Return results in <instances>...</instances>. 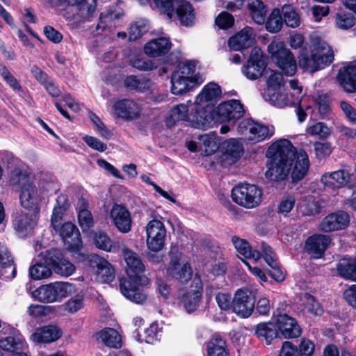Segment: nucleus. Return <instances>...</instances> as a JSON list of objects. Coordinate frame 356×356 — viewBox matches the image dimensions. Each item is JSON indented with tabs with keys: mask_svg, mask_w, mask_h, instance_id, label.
<instances>
[{
	"mask_svg": "<svg viewBox=\"0 0 356 356\" xmlns=\"http://www.w3.org/2000/svg\"><path fill=\"white\" fill-rule=\"evenodd\" d=\"M146 245L152 252L161 250L165 244L166 229L158 219L149 220L145 226Z\"/></svg>",
	"mask_w": 356,
	"mask_h": 356,
	"instance_id": "obj_15",
	"label": "nucleus"
},
{
	"mask_svg": "<svg viewBox=\"0 0 356 356\" xmlns=\"http://www.w3.org/2000/svg\"><path fill=\"white\" fill-rule=\"evenodd\" d=\"M92 241L98 249L106 252H113L115 248L112 240L104 231H95L92 236Z\"/></svg>",
	"mask_w": 356,
	"mask_h": 356,
	"instance_id": "obj_49",
	"label": "nucleus"
},
{
	"mask_svg": "<svg viewBox=\"0 0 356 356\" xmlns=\"http://www.w3.org/2000/svg\"><path fill=\"white\" fill-rule=\"evenodd\" d=\"M203 284L198 277H195L188 287H181L177 290L178 304L188 312L197 309L202 298Z\"/></svg>",
	"mask_w": 356,
	"mask_h": 356,
	"instance_id": "obj_10",
	"label": "nucleus"
},
{
	"mask_svg": "<svg viewBox=\"0 0 356 356\" xmlns=\"http://www.w3.org/2000/svg\"><path fill=\"white\" fill-rule=\"evenodd\" d=\"M62 335L60 329L54 325L37 328L31 335V340L35 343H49L58 340Z\"/></svg>",
	"mask_w": 356,
	"mask_h": 356,
	"instance_id": "obj_30",
	"label": "nucleus"
},
{
	"mask_svg": "<svg viewBox=\"0 0 356 356\" xmlns=\"http://www.w3.org/2000/svg\"><path fill=\"white\" fill-rule=\"evenodd\" d=\"M63 309L70 314H74L83 307V297L81 295H76L60 306Z\"/></svg>",
	"mask_w": 356,
	"mask_h": 356,
	"instance_id": "obj_57",
	"label": "nucleus"
},
{
	"mask_svg": "<svg viewBox=\"0 0 356 356\" xmlns=\"http://www.w3.org/2000/svg\"><path fill=\"white\" fill-rule=\"evenodd\" d=\"M68 5L76 6L83 14L92 13L97 6L96 0H64Z\"/></svg>",
	"mask_w": 356,
	"mask_h": 356,
	"instance_id": "obj_55",
	"label": "nucleus"
},
{
	"mask_svg": "<svg viewBox=\"0 0 356 356\" xmlns=\"http://www.w3.org/2000/svg\"><path fill=\"white\" fill-rule=\"evenodd\" d=\"M38 188L40 195H42L44 193L52 195L58 191L59 185L57 181L51 179H43L40 181Z\"/></svg>",
	"mask_w": 356,
	"mask_h": 356,
	"instance_id": "obj_62",
	"label": "nucleus"
},
{
	"mask_svg": "<svg viewBox=\"0 0 356 356\" xmlns=\"http://www.w3.org/2000/svg\"><path fill=\"white\" fill-rule=\"evenodd\" d=\"M266 101L277 108H284L295 106L298 102L296 95H290L284 87L282 89L275 90L266 95H263Z\"/></svg>",
	"mask_w": 356,
	"mask_h": 356,
	"instance_id": "obj_29",
	"label": "nucleus"
},
{
	"mask_svg": "<svg viewBox=\"0 0 356 356\" xmlns=\"http://www.w3.org/2000/svg\"><path fill=\"white\" fill-rule=\"evenodd\" d=\"M337 81L347 92H356V62L350 63L339 70Z\"/></svg>",
	"mask_w": 356,
	"mask_h": 356,
	"instance_id": "obj_28",
	"label": "nucleus"
},
{
	"mask_svg": "<svg viewBox=\"0 0 356 356\" xmlns=\"http://www.w3.org/2000/svg\"><path fill=\"white\" fill-rule=\"evenodd\" d=\"M350 222L349 215L343 211H339L326 216L319 224V229L330 232L341 230L347 227Z\"/></svg>",
	"mask_w": 356,
	"mask_h": 356,
	"instance_id": "obj_26",
	"label": "nucleus"
},
{
	"mask_svg": "<svg viewBox=\"0 0 356 356\" xmlns=\"http://www.w3.org/2000/svg\"><path fill=\"white\" fill-rule=\"evenodd\" d=\"M170 261L166 268L167 276L177 281L180 284L187 283L192 279L193 270L190 264L182 257L177 248L170 250Z\"/></svg>",
	"mask_w": 356,
	"mask_h": 356,
	"instance_id": "obj_8",
	"label": "nucleus"
},
{
	"mask_svg": "<svg viewBox=\"0 0 356 356\" xmlns=\"http://www.w3.org/2000/svg\"><path fill=\"white\" fill-rule=\"evenodd\" d=\"M266 88L264 95L268 94L275 90L282 89L284 87V78L282 74L277 70L266 69L264 73Z\"/></svg>",
	"mask_w": 356,
	"mask_h": 356,
	"instance_id": "obj_41",
	"label": "nucleus"
},
{
	"mask_svg": "<svg viewBox=\"0 0 356 356\" xmlns=\"http://www.w3.org/2000/svg\"><path fill=\"white\" fill-rule=\"evenodd\" d=\"M124 86L131 90L144 92L151 86V81L146 78L138 79L135 76H129L124 80Z\"/></svg>",
	"mask_w": 356,
	"mask_h": 356,
	"instance_id": "obj_53",
	"label": "nucleus"
},
{
	"mask_svg": "<svg viewBox=\"0 0 356 356\" xmlns=\"http://www.w3.org/2000/svg\"><path fill=\"white\" fill-rule=\"evenodd\" d=\"M255 333L258 337L264 339L270 344L277 336V330L272 323H261L257 325Z\"/></svg>",
	"mask_w": 356,
	"mask_h": 356,
	"instance_id": "obj_48",
	"label": "nucleus"
},
{
	"mask_svg": "<svg viewBox=\"0 0 356 356\" xmlns=\"http://www.w3.org/2000/svg\"><path fill=\"white\" fill-rule=\"evenodd\" d=\"M298 58L300 68L314 73L329 65L334 59V54L325 40L312 35L309 44L300 50Z\"/></svg>",
	"mask_w": 356,
	"mask_h": 356,
	"instance_id": "obj_2",
	"label": "nucleus"
},
{
	"mask_svg": "<svg viewBox=\"0 0 356 356\" xmlns=\"http://www.w3.org/2000/svg\"><path fill=\"white\" fill-rule=\"evenodd\" d=\"M58 234L66 248L74 254H77L78 259L81 261L86 259V254L80 252L82 241L80 232L76 226L71 222H65L53 228Z\"/></svg>",
	"mask_w": 356,
	"mask_h": 356,
	"instance_id": "obj_13",
	"label": "nucleus"
},
{
	"mask_svg": "<svg viewBox=\"0 0 356 356\" xmlns=\"http://www.w3.org/2000/svg\"><path fill=\"white\" fill-rule=\"evenodd\" d=\"M195 103L188 102L187 104H179L174 106L169 113L167 124L170 126L176 122L185 120L191 123V126L197 129H205L209 127L211 116L207 110L197 112L194 109Z\"/></svg>",
	"mask_w": 356,
	"mask_h": 356,
	"instance_id": "obj_5",
	"label": "nucleus"
},
{
	"mask_svg": "<svg viewBox=\"0 0 356 356\" xmlns=\"http://www.w3.org/2000/svg\"><path fill=\"white\" fill-rule=\"evenodd\" d=\"M262 191L257 186L250 184H241L232 191V200L237 204L246 208L253 209L262 202Z\"/></svg>",
	"mask_w": 356,
	"mask_h": 356,
	"instance_id": "obj_11",
	"label": "nucleus"
},
{
	"mask_svg": "<svg viewBox=\"0 0 356 356\" xmlns=\"http://www.w3.org/2000/svg\"><path fill=\"white\" fill-rule=\"evenodd\" d=\"M283 20L279 8L273 9L266 21V29L271 33H278L282 28Z\"/></svg>",
	"mask_w": 356,
	"mask_h": 356,
	"instance_id": "obj_50",
	"label": "nucleus"
},
{
	"mask_svg": "<svg viewBox=\"0 0 356 356\" xmlns=\"http://www.w3.org/2000/svg\"><path fill=\"white\" fill-rule=\"evenodd\" d=\"M45 261L51 265L55 273L63 277L72 275L76 270L75 266L64 257L60 250L57 249L46 252Z\"/></svg>",
	"mask_w": 356,
	"mask_h": 356,
	"instance_id": "obj_20",
	"label": "nucleus"
},
{
	"mask_svg": "<svg viewBox=\"0 0 356 356\" xmlns=\"http://www.w3.org/2000/svg\"><path fill=\"white\" fill-rule=\"evenodd\" d=\"M171 48V42L166 36L152 39L144 46V52L150 57H159L167 54Z\"/></svg>",
	"mask_w": 356,
	"mask_h": 356,
	"instance_id": "obj_34",
	"label": "nucleus"
},
{
	"mask_svg": "<svg viewBox=\"0 0 356 356\" xmlns=\"http://www.w3.org/2000/svg\"><path fill=\"white\" fill-rule=\"evenodd\" d=\"M247 8L252 19L257 24H263L267 13V7L261 0H247Z\"/></svg>",
	"mask_w": 356,
	"mask_h": 356,
	"instance_id": "obj_38",
	"label": "nucleus"
},
{
	"mask_svg": "<svg viewBox=\"0 0 356 356\" xmlns=\"http://www.w3.org/2000/svg\"><path fill=\"white\" fill-rule=\"evenodd\" d=\"M25 343L23 336L18 332H14L10 336L0 340V348L10 354L17 350H21Z\"/></svg>",
	"mask_w": 356,
	"mask_h": 356,
	"instance_id": "obj_37",
	"label": "nucleus"
},
{
	"mask_svg": "<svg viewBox=\"0 0 356 356\" xmlns=\"http://www.w3.org/2000/svg\"><path fill=\"white\" fill-rule=\"evenodd\" d=\"M255 34L254 30L249 27H245L241 31L229 38L228 44L232 50L240 51L248 48L254 42Z\"/></svg>",
	"mask_w": 356,
	"mask_h": 356,
	"instance_id": "obj_31",
	"label": "nucleus"
},
{
	"mask_svg": "<svg viewBox=\"0 0 356 356\" xmlns=\"http://www.w3.org/2000/svg\"><path fill=\"white\" fill-rule=\"evenodd\" d=\"M266 62L261 49L254 47L247 63L242 67L243 75L250 80H256L265 73Z\"/></svg>",
	"mask_w": 356,
	"mask_h": 356,
	"instance_id": "obj_17",
	"label": "nucleus"
},
{
	"mask_svg": "<svg viewBox=\"0 0 356 356\" xmlns=\"http://www.w3.org/2000/svg\"><path fill=\"white\" fill-rule=\"evenodd\" d=\"M272 60L286 76H293L297 70V63L291 51L282 40H273L268 46Z\"/></svg>",
	"mask_w": 356,
	"mask_h": 356,
	"instance_id": "obj_7",
	"label": "nucleus"
},
{
	"mask_svg": "<svg viewBox=\"0 0 356 356\" xmlns=\"http://www.w3.org/2000/svg\"><path fill=\"white\" fill-rule=\"evenodd\" d=\"M39 213L21 211L13 216V227L20 237H24L29 234L38 225Z\"/></svg>",
	"mask_w": 356,
	"mask_h": 356,
	"instance_id": "obj_22",
	"label": "nucleus"
},
{
	"mask_svg": "<svg viewBox=\"0 0 356 356\" xmlns=\"http://www.w3.org/2000/svg\"><path fill=\"white\" fill-rule=\"evenodd\" d=\"M298 350L300 356H312L315 350V344L312 340L302 338Z\"/></svg>",
	"mask_w": 356,
	"mask_h": 356,
	"instance_id": "obj_64",
	"label": "nucleus"
},
{
	"mask_svg": "<svg viewBox=\"0 0 356 356\" xmlns=\"http://www.w3.org/2000/svg\"><path fill=\"white\" fill-rule=\"evenodd\" d=\"M148 29L147 22L145 20L140 19L131 24L129 29V40H136L139 39Z\"/></svg>",
	"mask_w": 356,
	"mask_h": 356,
	"instance_id": "obj_56",
	"label": "nucleus"
},
{
	"mask_svg": "<svg viewBox=\"0 0 356 356\" xmlns=\"http://www.w3.org/2000/svg\"><path fill=\"white\" fill-rule=\"evenodd\" d=\"M351 177V174L347 168L339 170L332 172L324 173L321 181L327 188L337 189L346 185Z\"/></svg>",
	"mask_w": 356,
	"mask_h": 356,
	"instance_id": "obj_27",
	"label": "nucleus"
},
{
	"mask_svg": "<svg viewBox=\"0 0 356 356\" xmlns=\"http://www.w3.org/2000/svg\"><path fill=\"white\" fill-rule=\"evenodd\" d=\"M330 243V238L327 236L313 235L307 240L305 248L312 257L318 259L322 257Z\"/></svg>",
	"mask_w": 356,
	"mask_h": 356,
	"instance_id": "obj_32",
	"label": "nucleus"
},
{
	"mask_svg": "<svg viewBox=\"0 0 356 356\" xmlns=\"http://www.w3.org/2000/svg\"><path fill=\"white\" fill-rule=\"evenodd\" d=\"M305 131L310 136H317L321 138H325L330 134V129L325 123L321 122L309 124Z\"/></svg>",
	"mask_w": 356,
	"mask_h": 356,
	"instance_id": "obj_58",
	"label": "nucleus"
},
{
	"mask_svg": "<svg viewBox=\"0 0 356 356\" xmlns=\"http://www.w3.org/2000/svg\"><path fill=\"white\" fill-rule=\"evenodd\" d=\"M277 329L286 339L296 338L301 334V329L296 321L277 309L273 313Z\"/></svg>",
	"mask_w": 356,
	"mask_h": 356,
	"instance_id": "obj_23",
	"label": "nucleus"
},
{
	"mask_svg": "<svg viewBox=\"0 0 356 356\" xmlns=\"http://www.w3.org/2000/svg\"><path fill=\"white\" fill-rule=\"evenodd\" d=\"M173 11L176 10L177 15L181 24L188 26L194 24L195 14L192 6L184 0H171ZM175 12H173L174 15Z\"/></svg>",
	"mask_w": 356,
	"mask_h": 356,
	"instance_id": "obj_33",
	"label": "nucleus"
},
{
	"mask_svg": "<svg viewBox=\"0 0 356 356\" xmlns=\"http://www.w3.org/2000/svg\"><path fill=\"white\" fill-rule=\"evenodd\" d=\"M207 350L208 356H229L225 341L217 334L208 342Z\"/></svg>",
	"mask_w": 356,
	"mask_h": 356,
	"instance_id": "obj_45",
	"label": "nucleus"
},
{
	"mask_svg": "<svg viewBox=\"0 0 356 356\" xmlns=\"http://www.w3.org/2000/svg\"><path fill=\"white\" fill-rule=\"evenodd\" d=\"M200 149L205 156L214 154L219 147V138L216 134H203L199 136Z\"/></svg>",
	"mask_w": 356,
	"mask_h": 356,
	"instance_id": "obj_43",
	"label": "nucleus"
},
{
	"mask_svg": "<svg viewBox=\"0 0 356 356\" xmlns=\"http://www.w3.org/2000/svg\"><path fill=\"white\" fill-rule=\"evenodd\" d=\"M238 133L251 144L262 142L274 134V128L251 119L243 120L238 125Z\"/></svg>",
	"mask_w": 356,
	"mask_h": 356,
	"instance_id": "obj_9",
	"label": "nucleus"
},
{
	"mask_svg": "<svg viewBox=\"0 0 356 356\" xmlns=\"http://www.w3.org/2000/svg\"><path fill=\"white\" fill-rule=\"evenodd\" d=\"M293 145L286 139L273 143L266 152L267 170L266 177L272 182H279L286 179L289 173L288 157L291 154Z\"/></svg>",
	"mask_w": 356,
	"mask_h": 356,
	"instance_id": "obj_3",
	"label": "nucleus"
},
{
	"mask_svg": "<svg viewBox=\"0 0 356 356\" xmlns=\"http://www.w3.org/2000/svg\"><path fill=\"white\" fill-rule=\"evenodd\" d=\"M296 199L293 195L284 196L280 201L277 206V212L286 216L294 207Z\"/></svg>",
	"mask_w": 356,
	"mask_h": 356,
	"instance_id": "obj_63",
	"label": "nucleus"
},
{
	"mask_svg": "<svg viewBox=\"0 0 356 356\" xmlns=\"http://www.w3.org/2000/svg\"><path fill=\"white\" fill-rule=\"evenodd\" d=\"M75 292V286L67 282H54L43 284L34 290L31 296L40 302L44 304L61 302Z\"/></svg>",
	"mask_w": 356,
	"mask_h": 356,
	"instance_id": "obj_6",
	"label": "nucleus"
},
{
	"mask_svg": "<svg viewBox=\"0 0 356 356\" xmlns=\"http://www.w3.org/2000/svg\"><path fill=\"white\" fill-rule=\"evenodd\" d=\"M19 183L22 185L19 195L22 207L29 211L40 213L42 196L38 188L25 175H19Z\"/></svg>",
	"mask_w": 356,
	"mask_h": 356,
	"instance_id": "obj_12",
	"label": "nucleus"
},
{
	"mask_svg": "<svg viewBox=\"0 0 356 356\" xmlns=\"http://www.w3.org/2000/svg\"><path fill=\"white\" fill-rule=\"evenodd\" d=\"M321 207L312 198L302 202L300 205V212L305 216H312L320 212Z\"/></svg>",
	"mask_w": 356,
	"mask_h": 356,
	"instance_id": "obj_60",
	"label": "nucleus"
},
{
	"mask_svg": "<svg viewBox=\"0 0 356 356\" xmlns=\"http://www.w3.org/2000/svg\"><path fill=\"white\" fill-rule=\"evenodd\" d=\"M27 312L31 318L42 320L49 314H54L56 312V307L51 305L32 304L28 307Z\"/></svg>",
	"mask_w": 356,
	"mask_h": 356,
	"instance_id": "obj_52",
	"label": "nucleus"
},
{
	"mask_svg": "<svg viewBox=\"0 0 356 356\" xmlns=\"http://www.w3.org/2000/svg\"><path fill=\"white\" fill-rule=\"evenodd\" d=\"M89 261L91 267L97 269L95 278L97 282L110 283L114 280V269L108 261L97 254H92Z\"/></svg>",
	"mask_w": 356,
	"mask_h": 356,
	"instance_id": "obj_25",
	"label": "nucleus"
},
{
	"mask_svg": "<svg viewBox=\"0 0 356 356\" xmlns=\"http://www.w3.org/2000/svg\"><path fill=\"white\" fill-rule=\"evenodd\" d=\"M336 26L341 29H348L353 26L355 18L352 13L340 12L336 15Z\"/></svg>",
	"mask_w": 356,
	"mask_h": 356,
	"instance_id": "obj_59",
	"label": "nucleus"
},
{
	"mask_svg": "<svg viewBox=\"0 0 356 356\" xmlns=\"http://www.w3.org/2000/svg\"><path fill=\"white\" fill-rule=\"evenodd\" d=\"M232 241L237 253L245 259H252L257 261L261 258V253L258 250H252L249 243L244 239L237 236L232 237Z\"/></svg>",
	"mask_w": 356,
	"mask_h": 356,
	"instance_id": "obj_40",
	"label": "nucleus"
},
{
	"mask_svg": "<svg viewBox=\"0 0 356 356\" xmlns=\"http://www.w3.org/2000/svg\"><path fill=\"white\" fill-rule=\"evenodd\" d=\"M221 150L225 160L227 161V164L229 165L236 163L241 158L243 152L241 143L235 138H230L222 143Z\"/></svg>",
	"mask_w": 356,
	"mask_h": 356,
	"instance_id": "obj_35",
	"label": "nucleus"
},
{
	"mask_svg": "<svg viewBox=\"0 0 356 356\" xmlns=\"http://www.w3.org/2000/svg\"><path fill=\"white\" fill-rule=\"evenodd\" d=\"M243 113V108L239 101L232 99L220 104L211 113V122L215 120L222 123L239 118Z\"/></svg>",
	"mask_w": 356,
	"mask_h": 356,
	"instance_id": "obj_19",
	"label": "nucleus"
},
{
	"mask_svg": "<svg viewBox=\"0 0 356 356\" xmlns=\"http://www.w3.org/2000/svg\"><path fill=\"white\" fill-rule=\"evenodd\" d=\"M337 271L343 278L356 282V258L341 259L337 265Z\"/></svg>",
	"mask_w": 356,
	"mask_h": 356,
	"instance_id": "obj_46",
	"label": "nucleus"
},
{
	"mask_svg": "<svg viewBox=\"0 0 356 356\" xmlns=\"http://www.w3.org/2000/svg\"><path fill=\"white\" fill-rule=\"evenodd\" d=\"M204 81L202 76L196 72L194 61L179 64L171 75L170 90L172 94L179 95L188 92Z\"/></svg>",
	"mask_w": 356,
	"mask_h": 356,
	"instance_id": "obj_4",
	"label": "nucleus"
},
{
	"mask_svg": "<svg viewBox=\"0 0 356 356\" xmlns=\"http://www.w3.org/2000/svg\"><path fill=\"white\" fill-rule=\"evenodd\" d=\"M0 75L14 92L17 93L22 92V87L17 79L9 71L8 67L2 63H0Z\"/></svg>",
	"mask_w": 356,
	"mask_h": 356,
	"instance_id": "obj_54",
	"label": "nucleus"
},
{
	"mask_svg": "<svg viewBox=\"0 0 356 356\" xmlns=\"http://www.w3.org/2000/svg\"><path fill=\"white\" fill-rule=\"evenodd\" d=\"M254 305V297L247 288L236 290L232 300L233 312L242 318H248L252 314Z\"/></svg>",
	"mask_w": 356,
	"mask_h": 356,
	"instance_id": "obj_16",
	"label": "nucleus"
},
{
	"mask_svg": "<svg viewBox=\"0 0 356 356\" xmlns=\"http://www.w3.org/2000/svg\"><path fill=\"white\" fill-rule=\"evenodd\" d=\"M288 168L293 181L303 179L308 172L309 161L307 152L303 149H291V154L288 157Z\"/></svg>",
	"mask_w": 356,
	"mask_h": 356,
	"instance_id": "obj_18",
	"label": "nucleus"
},
{
	"mask_svg": "<svg viewBox=\"0 0 356 356\" xmlns=\"http://www.w3.org/2000/svg\"><path fill=\"white\" fill-rule=\"evenodd\" d=\"M78 222L83 232H88L94 225L92 213L87 209H82L79 212Z\"/></svg>",
	"mask_w": 356,
	"mask_h": 356,
	"instance_id": "obj_61",
	"label": "nucleus"
},
{
	"mask_svg": "<svg viewBox=\"0 0 356 356\" xmlns=\"http://www.w3.org/2000/svg\"><path fill=\"white\" fill-rule=\"evenodd\" d=\"M67 196L65 195H58L51 218V226L52 228L58 227L59 225L62 224V218L67 209Z\"/></svg>",
	"mask_w": 356,
	"mask_h": 356,
	"instance_id": "obj_44",
	"label": "nucleus"
},
{
	"mask_svg": "<svg viewBox=\"0 0 356 356\" xmlns=\"http://www.w3.org/2000/svg\"><path fill=\"white\" fill-rule=\"evenodd\" d=\"M109 218L121 233H128L132 227V219L128 209L122 204H115L109 213Z\"/></svg>",
	"mask_w": 356,
	"mask_h": 356,
	"instance_id": "obj_24",
	"label": "nucleus"
},
{
	"mask_svg": "<svg viewBox=\"0 0 356 356\" xmlns=\"http://www.w3.org/2000/svg\"><path fill=\"white\" fill-rule=\"evenodd\" d=\"M301 302L303 307L302 311L305 313L314 316H320L323 313L322 307L311 295L305 293L301 297Z\"/></svg>",
	"mask_w": 356,
	"mask_h": 356,
	"instance_id": "obj_51",
	"label": "nucleus"
},
{
	"mask_svg": "<svg viewBox=\"0 0 356 356\" xmlns=\"http://www.w3.org/2000/svg\"><path fill=\"white\" fill-rule=\"evenodd\" d=\"M122 252L127 264L126 273L128 277L120 280V291L128 300L137 304H142L147 299L143 287L149 283L147 277L142 275L145 266L139 256L134 251L124 248Z\"/></svg>",
	"mask_w": 356,
	"mask_h": 356,
	"instance_id": "obj_1",
	"label": "nucleus"
},
{
	"mask_svg": "<svg viewBox=\"0 0 356 356\" xmlns=\"http://www.w3.org/2000/svg\"><path fill=\"white\" fill-rule=\"evenodd\" d=\"M221 95L220 87L216 83L211 82L204 86L200 93L196 97L195 101L194 109L197 112V108L200 111L207 110L211 115V106L213 102L217 101Z\"/></svg>",
	"mask_w": 356,
	"mask_h": 356,
	"instance_id": "obj_21",
	"label": "nucleus"
},
{
	"mask_svg": "<svg viewBox=\"0 0 356 356\" xmlns=\"http://www.w3.org/2000/svg\"><path fill=\"white\" fill-rule=\"evenodd\" d=\"M46 254L35 264L29 268V275L31 277L35 280L46 279L49 277L52 274L51 265L45 261Z\"/></svg>",
	"mask_w": 356,
	"mask_h": 356,
	"instance_id": "obj_42",
	"label": "nucleus"
},
{
	"mask_svg": "<svg viewBox=\"0 0 356 356\" xmlns=\"http://www.w3.org/2000/svg\"><path fill=\"white\" fill-rule=\"evenodd\" d=\"M97 340L111 348L118 349L122 346L121 334L113 328H105L97 332Z\"/></svg>",
	"mask_w": 356,
	"mask_h": 356,
	"instance_id": "obj_36",
	"label": "nucleus"
},
{
	"mask_svg": "<svg viewBox=\"0 0 356 356\" xmlns=\"http://www.w3.org/2000/svg\"><path fill=\"white\" fill-rule=\"evenodd\" d=\"M142 6L150 5L159 13L165 14L169 19L172 18L173 9L171 0H138Z\"/></svg>",
	"mask_w": 356,
	"mask_h": 356,
	"instance_id": "obj_47",
	"label": "nucleus"
},
{
	"mask_svg": "<svg viewBox=\"0 0 356 356\" xmlns=\"http://www.w3.org/2000/svg\"><path fill=\"white\" fill-rule=\"evenodd\" d=\"M111 110V114L115 119L132 122L140 118L143 106L138 100L124 98L114 102Z\"/></svg>",
	"mask_w": 356,
	"mask_h": 356,
	"instance_id": "obj_14",
	"label": "nucleus"
},
{
	"mask_svg": "<svg viewBox=\"0 0 356 356\" xmlns=\"http://www.w3.org/2000/svg\"><path fill=\"white\" fill-rule=\"evenodd\" d=\"M283 23L289 28H297L301 24V17L298 10L290 4L284 5L280 9Z\"/></svg>",
	"mask_w": 356,
	"mask_h": 356,
	"instance_id": "obj_39",
	"label": "nucleus"
}]
</instances>
